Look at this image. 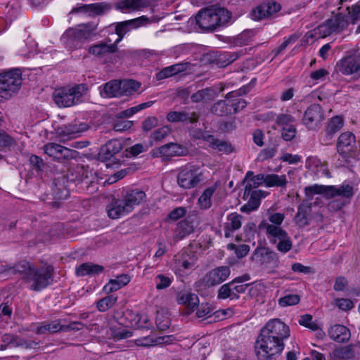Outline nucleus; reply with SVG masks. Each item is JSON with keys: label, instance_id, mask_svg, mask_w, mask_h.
<instances>
[{"label": "nucleus", "instance_id": "nucleus-1", "mask_svg": "<svg viewBox=\"0 0 360 360\" xmlns=\"http://www.w3.org/2000/svg\"><path fill=\"white\" fill-rule=\"evenodd\" d=\"M307 200H304L297 207V212L294 217L295 224L300 228L309 225L311 220V204L310 202L316 194H323L327 198H332L336 195L351 197L353 195V188L350 185L323 186L314 184L304 188Z\"/></svg>", "mask_w": 360, "mask_h": 360}, {"label": "nucleus", "instance_id": "nucleus-2", "mask_svg": "<svg viewBox=\"0 0 360 360\" xmlns=\"http://www.w3.org/2000/svg\"><path fill=\"white\" fill-rule=\"evenodd\" d=\"M285 214L281 212H269L268 220H262L258 225L260 231H264L269 243L276 246L278 251L287 253L292 248V241L288 233L281 225Z\"/></svg>", "mask_w": 360, "mask_h": 360}, {"label": "nucleus", "instance_id": "nucleus-3", "mask_svg": "<svg viewBox=\"0 0 360 360\" xmlns=\"http://www.w3.org/2000/svg\"><path fill=\"white\" fill-rule=\"evenodd\" d=\"M14 271L21 276L27 288L33 291H41L51 284L53 268L51 266H36L27 261H21L14 266Z\"/></svg>", "mask_w": 360, "mask_h": 360}, {"label": "nucleus", "instance_id": "nucleus-4", "mask_svg": "<svg viewBox=\"0 0 360 360\" xmlns=\"http://www.w3.org/2000/svg\"><path fill=\"white\" fill-rule=\"evenodd\" d=\"M230 18L231 13L226 9L210 6L200 10L195 16V20L200 28L210 30L227 23Z\"/></svg>", "mask_w": 360, "mask_h": 360}, {"label": "nucleus", "instance_id": "nucleus-5", "mask_svg": "<svg viewBox=\"0 0 360 360\" xmlns=\"http://www.w3.org/2000/svg\"><path fill=\"white\" fill-rule=\"evenodd\" d=\"M284 342L259 333L255 345V354L259 360H273L283 351Z\"/></svg>", "mask_w": 360, "mask_h": 360}, {"label": "nucleus", "instance_id": "nucleus-6", "mask_svg": "<svg viewBox=\"0 0 360 360\" xmlns=\"http://www.w3.org/2000/svg\"><path fill=\"white\" fill-rule=\"evenodd\" d=\"M87 90L84 84L60 88L55 91L53 99L59 107H70L82 102Z\"/></svg>", "mask_w": 360, "mask_h": 360}, {"label": "nucleus", "instance_id": "nucleus-7", "mask_svg": "<svg viewBox=\"0 0 360 360\" xmlns=\"http://www.w3.org/2000/svg\"><path fill=\"white\" fill-rule=\"evenodd\" d=\"M21 84V72L18 69L0 74V102L11 98Z\"/></svg>", "mask_w": 360, "mask_h": 360}, {"label": "nucleus", "instance_id": "nucleus-8", "mask_svg": "<svg viewBox=\"0 0 360 360\" xmlns=\"http://www.w3.org/2000/svg\"><path fill=\"white\" fill-rule=\"evenodd\" d=\"M202 180V171L196 165H188L181 167L177 176V184L184 189L193 188Z\"/></svg>", "mask_w": 360, "mask_h": 360}, {"label": "nucleus", "instance_id": "nucleus-9", "mask_svg": "<svg viewBox=\"0 0 360 360\" xmlns=\"http://www.w3.org/2000/svg\"><path fill=\"white\" fill-rule=\"evenodd\" d=\"M251 259L259 264L268 273L275 272L279 266L277 253L266 247L258 246L254 250Z\"/></svg>", "mask_w": 360, "mask_h": 360}, {"label": "nucleus", "instance_id": "nucleus-10", "mask_svg": "<svg viewBox=\"0 0 360 360\" xmlns=\"http://www.w3.org/2000/svg\"><path fill=\"white\" fill-rule=\"evenodd\" d=\"M96 27L94 25H82L68 31L63 39L70 48H78L91 36L95 34Z\"/></svg>", "mask_w": 360, "mask_h": 360}, {"label": "nucleus", "instance_id": "nucleus-11", "mask_svg": "<svg viewBox=\"0 0 360 360\" xmlns=\"http://www.w3.org/2000/svg\"><path fill=\"white\" fill-rule=\"evenodd\" d=\"M196 262L197 256L193 252L181 250L174 257L172 269L176 274L182 276L193 269Z\"/></svg>", "mask_w": 360, "mask_h": 360}, {"label": "nucleus", "instance_id": "nucleus-12", "mask_svg": "<svg viewBox=\"0 0 360 360\" xmlns=\"http://www.w3.org/2000/svg\"><path fill=\"white\" fill-rule=\"evenodd\" d=\"M260 333L282 342L290 335L289 327L278 319L269 320Z\"/></svg>", "mask_w": 360, "mask_h": 360}, {"label": "nucleus", "instance_id": "nucleus-13", "mask_svg": "<svg viewBox=\"0 0 360 360\" xmlns=\"http://www.w3.org/2000/svg\"><path fill=\"white\" fill-rule=\"evenodd\" d=\"M83 328L80 322H72L68 325L61 324L59 321L44 322L36 328L37 334L53 333L59 331L79 330Z\"/></svg>", "mask_w": 360, "mask_h": 360}, {"label": "nucleus", "instance_id": "nucleus-14", "mask_svg": "<svg viewBox=\"0 0 360 360\" xmlns=\"http://www.w3.org/2000/svg\"><path fill=\"white\" fill-rule=\"evenodd\" d=\"M281 6L276 1H268L260 4L254 8L251 13L254 20H259L263 18H274L281 11Z\"/></svg>", "mask_w": 360, "mask_h": 360}, {"label": "nucleus", "instance_id": "nucleus-15", "mask_svg": "<svg viewBox=\"0 0 360 360\" xmlns=\"http://www.w3.org/2000/svg\"><path fill=\"white\" fill-rule=\"evenodd\" d=\"M324 115L320 105H311L305 110L303 117V123L309 129H316L323 120Z\"/></svg>", "mask_w": 360, "mask_h": 360}, {"label": "nucleus", "instance_id": "nucleus-16", "mask_svg": "<svg viewBox=\"0 0 360 360\" xmlns=\"http://www.w3.org/2000/svg\"><path fill=\"white\" fill-rule=\"evenodd\" d=\"M355 148L356 137L354 134L349 131L342 133L337 142V149L339 154L343 158L349 157Z\"/></svg>", "mask_w": 360, "mask_h": 360}, {"label": "nucleus", "instance_id": "nucleus-17", "mask_svg": "<svg viewBox=\"0 0 360 360\" xmlns=\"http://www.w3.org/2000/svg\"><path fill=\"white\" fill-rule=\"evenodd\" d=\"M230 273L229 267L219 266L208 271L202 278V282L208 287L219 285L227 279Z\"/></svg>", "mask_w": 360, "mask_h": 360}, {"label": "nucleus", "instance_id": "nucleus-18", "mask_svg": "<svg viewBox=\"0 0 360 360\" xmlns=\"http://www.w3.org/2000/svg\"><path fill=\"white\" fill-rule=\"evenodd\" d=\"M45 153L53 159L59 161L63 159H73L77 157L76 150L63 147L55 143H49L44 146Z\"/></svg>", "mask_w": 360, "mask_h": 360}, {"label": "nucleus", "instance_id": "nucleus-19", "mask_svg": "<svg viewBox=\"0 0 360 360\" xmlns=\"http://www.w3.org/2000/svg\"><path fill=\"white\" fill-rule=\"evenodd\" d=\"M86 129L85 124L70 123L59 127L56 130V134L61 141H64L77 137Z\"/></svg>", "mask_w": 360, "mask_h": 360}, {"label": "nucleus", "instance_id": "nucleus-20", "mask_svg": "<svg viewBox=\"0 0 360 360\" xmlns=\"http://www.w3.org/2000/svg\"><path fill=\"white\" fill-rule=\"evenodd\" d=\"M337 68L343 75L354 74L360 69V58L355 56H347L337 63Z\"/></svg>", "mask_w": 360, "mask_h": 360}, {"label": "nucleus", "instance_id": "nucleus-21", "mask_svg": "<svg viewBox=\"0 0 360 360\" xmlns=\"http://www.w3.org/2000/svg\"><path fill=\"white\" fill-rule=\"evenodd\" d=\"M106 212L108 216L112 219H119L130 213L122 198L114 200L108 205Z\"/></svg>", "mask_w": 360, "mask_h": 360}, {"label": "nucleus", "instance_id": "nucleus-22", "mask_svg": "<svg viewBox=\"0 0 360 360\" xmlns=\"http://www.w3.org/2000/svg\"><path fill=\"white\" fill-rule=\"evenodd\" d=\"M176 301L179 304L184 305V314H192L199 304L198 297L192 292H181L177 295Z\"/></svg>", "mask_w": 360, "mask_h": 360}, {"label": "nucleus", "instance_id": "nucleus-23", "mask_svg": "<svg viewBox=\"0 0 360 360\" xmlns=\"http://www.w3.org/2000/svg\"><path fill=\"white\" fill-rule=\"evenodd\" d=\"M187 150L182 146L170 143L160 147L155 152L156 155L162 156L165 158L173 156H182L186 155Z\"/></svg>", "mask_w": 360, "mask_h": 360}, {"label": "nucleus", "instance_id": "nucleus-24", "mask_svg": "<svg viewBox=\"0 0 360 360\" xmlns=\"http://www.w3.org/2000/svg\"><path fill=\"white\" fill-rule=\"evenodd\" d=\"M117 49V46L115 43L108 44L101 42L90 46L88 49V53L94 57L103 58L110 53H115Z\"/></svg>", "mask_w": 360, "mask_h": 360}, {"label": "nucleus", "instance_id": "nucleus-25", "mask_svg": "<svg viewBox=\"0 0 360 360\" xmlns=\"http://www.w3.org/2000/svg\"><path fill=\"white\" fill-rule=\"evenodd\" d=\"M146 194L139 190H131L127 192L122 198L124 202L127 205L128 210L131 212L135 206L140 205L145 200Z\"/></svg>", "mask_w": 360, "mask_h": 360}, {"label": "nucleus", "instance_id": "nucleus-26", "mask_svg": "<svg viewBox=\"0 0 360 360\" xmlns=\"http://www.w3.org/2000/svg\"><path fill=\"white\" fill-rule=\"evenodd\" d=\"M305 167L317 176H330L327 165L317 157H309L306 160Z\"/></svg>", "mask_w": 360, "mask_h": 360}, {"label": "nucleus", "instance_id": "nucleus-27", "mask_svg": "<svg viewBox=\"0 0 360 360\" xmlns=\"http://www.w3.org/2000/svg\"><path fill=\"white\" fill-rule=\"evenodd\" d=\"M266 195L267 193L262 190H254L250 193L248 202L241 207L240 210L243 212L250 213L257 210L260 205L261 199L265 198Z\"/></svg>", "mask_w": 360, "mask_h": 360}, {"label": "nucleus", "instance_id": "nucleus-28", "mask_svg": "<svg viewBox=\"0 0 360 360\" xmlns=\"http://www.w3.org/2000/svg\"><path fill=\"white\" fill-rule=\"evenodd\" d=\"M152 1L153 0H124L118 3L117 8L122 13H129L148 7Z\"/></svg>", "mask_w": 360, "mask_h": 360}, {"label": "nucleus", "instance_id": "nucleus-29", "mask_svg": "<svg viewBox=\"0 0 360 360\" xmlns=\"http://www.w3.org/2000/svg\"><path fill=\"white\" fill-rule=\"evenodd\" d=\"M141 20V18H136L117 23L115 26V33L117 35V38L114 43L117 45L131 29L139 27Z\"/></svg>", "mask_w": 360, "mask_h": 360}, {"label": "nucleus", "instance_id": "nucleus-30", "mask_svg": "<svg viewBox=\"0 0 360 360\" xmlns=\"http://www.w3.org/2000/svg\"><path fill=\"white\" fill-rule=\"evenodd\" d=\"M242 225V216L236 212L229 214L226 217V222L224 225V236L229 238L232 233L239 229Z\"/></svg>", "mask_w": 360, "mask_h": 360}, {"label": "nucleus", "instance_id": "nucleus-31", "mask_svg": "<svg viewBox=\"0 0 360 360\" xmlns=\"http://www.w3.org/2000/svg\"><path fill=\"white\" fill-rule=\"evenodd\" d=\"M167 120L169 122L194 123L198 121V116L195 112L170 111L167 115Z\"/></svg>", "mask_w": 360, "mask_h": 360}, {"label": "nucleus", "instance_id": "nucleus-32", "mask_svg": "<svg viewBox=\"0 0 360 360\" xmlns=\"http://www.w3.org/2000/svg\"><path fill=\"white\" fill-rule=\"evenodd\" d=\"M99 92L103 98L120 96V80H112L99 86Z\"/></svg>", "mask_w": 360, "mask_h": 360}, {"label": "nucleus", "instance_id": "nucleus-33", "mask_svg": "<svg viewBox=\"0 0 360 360\" xmlns=\"http://www.w3.org/2000/svg\"><path fill=\"white\" fill-rule=\"evenodd\" d=\"M328 335L331 339L339 342L347 341L351 336L349 329L340 324L331 326L328 329Z\"/></svg>", "mask_w": 360, "mask_h": 360}, {"label": "nucleus", "instance_id": "nucleus-34", "mask_svg": "<svg viewBox=\"0 0 360 360\" xmlns=\"http://www.w3.org/2000/svg\"><path fill=\"white\" fill-rule=\"evenodd\" d=\"M130 277L127 274L119 275L115 278L110 279L103 286V290L107 294L111 293L127 285L130 282Z\"/></svg>", "mask_w": 360, "mask_h": 360}, {"label": "nucleus", "instance_id": "nucleus-35", "mask_svg": "<svg viewBox=\"0 0 360 360\" xmlns=\"http://www.w3.org/2000/svg\"><path fill=\"white\" fill-rule=\"evenodd\" d=\"M107 8V6L103 4L96 3L91 4H84L81 6L72 8L71 13H86L89 15L94 16L102 14Z\"/></svg>", "mask_w": 360, "mask_h": 360}, {"label": "nucleus", "instance_id": "nucleus-36", "mask_svg": "<svg viewBox=\"0 0 360 360\" xmlns=\"http://www.w3.org/2000/svg\"><path fill=\"white\" fill-rule=\"evenodd\" d=\"M219 181H216L213 185L207 187L202 193L198 198V205L201 209L207 210L212 205L211 198L219 185Z\"/></svg>", "mask_w": 360, "mask_h": 360}, {"label": "nucleus", "instance_id": "nucleus-37", "mask_svg": "<svg viewBox=\"0 0 360 360\" xmlns=\"http://www.w3.org/2000/svg\"><path fill=\"white\" fill-rule=\"evenodd\" d=\"M250 175H252V173L250 172H248L245 175L247 184L245 187L244 195L247 196H249L250 193L253 191V189L259 186L264 185V174H259L250 178Z\"/></svg>", "mask_w": 360, "mask_h": 360}, {"label": "nucleus", "instance_id": "nucleus-38", "mask_svg": "<svg viewBox=\"0 0 360 360\" xmlns=\"http://www.w3.org/2000/svg\"><path fill=\"white\" fill-rule=\"evenodd\" d=\"M103 267L92 263H84L76 269V274L78 276H95L102 273Z\"/></svg>", "mask_w": 360, "mask_h": 360}, {"label": "nucleus", "instance_id": "nucleus-39", "mask_svg": "<svg viewBox=\"0 0 360 360\" xmlns=\"http://www.w3.org/2000/svg\"><path fill=\"white\" fill-rule=\"evenodd\" d=\"M186 64L177 63L163 68L157 74L158 79H163L178 73L182 72L186 70Z\"/></svg>", "mask_w": 360, "mask_h": 360}, {"label": "nucleus", "instance_id": "nucleus-40", "mask_svg": "<svg viewBox=\"0 0 360 360\" xmlns=\"http://www.w3.org/2000/svg\"><path fill=\"white\" fill-rule=\"evenodd\" d=\"M131 319V326L138 328H148L150 326V320L146 314H127Z\"/></svg>", "mask_w": 360, "mask_h": 360}, {"label": "nucleus", "instance_id": "nucleus-41", "mask_svg": "<svg viewBox=\"0 0 360 360\" xmlns=\"http://www.w3.org/2000/svg\"><path fill=\"white\" fill-rule=\"evenodd\" d=\"M287 182V178L285 174H264V186L266 187H283L286 185Z\"/></svg>", "mask_w": 360, "mask_h": 360}, {"label": "nucleus", "instance_id": "nucleus-42", "mask_svg": "<svg viewBox=\"0 0 360 360\" xmlns=\"http://www.w3.org/2000/svg\"><path fill=\"white\" fill-rule=\"evenodd\" d=\"M343 124L344 120L341 116H335L330 120L326 129V134L328 140L332 139L333 135L342 129Z\"/></svg>", "mask_w": 360, "mask_h": 360}, {"label": "nucleus", "instance_id": "nucleus-43", "mask_svg": "<svg viewBox=\"0 0 360 360\" xmlns=\"http://www.w3.org/2000/svg\"><path fill=\"white\" fill-rule=\"evenodd\" d=\"M207 141L212 148L217 150L219 152L230 153L233 150L231 146L229 143L215 139L213 136H209Z\"/></svg>", "mask_w": 360, "mask_h": 360}, {"label": "nucleus", "instance_id": "nucleus-44", "mask_svg": "<svg viewBox=\"0 0 360 360\" xmlns=\"http://www.w3.org/2000/svg\"><path fill=\"white\" fill-rule=\"evenodd\" d=\"M141 84L133 79L120 81V96H129L138 91Z\"/></svg>", "mask_w": 360, "mask_h": 360}, {"label": "nucleus", "instance_id": "nucleus-45", "mask_svg": "<svg viewBox=\"0 0 360 360\" xmlns=\"http://www.w3.org/2000/svg\"><path fill=\"white\" fill-rule=\"evenodd\" d=\"M122 149V146L121 142L114 139L109 141L102 148V151L105 153L106 159H110L115 155L119 153Z\"/></svg>", "mask_w": 360, "mask_h": 360}, {"label": "nucleus", "instance_id": "nucleus-46", "mask_svg": "<svg viewBox=\"0 0 360 360\" xmlns=\"http://www.w3.org/2000/svg\"><path fill=\"white\" fill-rule=\"evenodd\" d=\"M354 352L351 346H342L335 348L332 352L335 360H348L353 357Z\"/></svg>", "mask_w": 360, "mask_h": 360}, {"label": "nucleus", "instance_id": "nucleus-47", "mask_svg": "<svg viewBox=\"0 0 360 360\" xmlns=\"http://www.w3.org/2000/svg\"><path fill=\"white\" fill-rule=\"evenodd\" d=\"M156 325L160 330H165L169 328L171 321L169 314L167 310L161 309L157 312Z\"/></svg>", "mask_w": 360, "mask_h": 360}, {"label": "nucleus", "instance_id": "nucleus-48", "mask_svg": "<svg viewBox=\"0 0 360 360\" xmlns=\"http://www.w3.org/2000/svg\"><path fill=\"white\" fill-rule=\"evenodd\" d=\"M117 301V297L116 295H108L96 302V307L99 311L104 312L112 308Z\"/></svg>", "mask_w": 360, "mask_h": 360}, {"label": "nucleus", "instance_id": "nucleus-49", "mask_svg": "<svg viewBox=\"0 0 360 360\" xmlns=\"http://www.w3.org/2000/svg\"><path fill=\"white\" fill-rule=\"evenodd\" d=\"M249 276H244L241 278H236L232 282L230 283L231 285V290L234 294V298L238 297V294L243 293L245 292L246 289L248 288V284H243L242 282L245 281H248Z\"/></svg>", "mask_w": 360, "mask_h": 360}, {"label": "nucleus", "instance_id": "nucleus-50", "mask_svg": "<svg viewBox=\"0 0 360 360\" xmlns=\"http://www.w3.org/2000/svg\"><path fill=\"white\" fill-rule=\"evenodd\" d=\"M193 231L192 226L187 221L178 223L174 233V238L179 240L189 235Z\"/></svg>", "mask_w": 360, "mask_h": 360}, {"label": "nucleus", "instance_id": "nucleus-51", "mask_svg": "<svg viewBox=\"0 0 360 360\" xmlns=\"http://www.w3.org/2000/svg\"><path fill=\"white\" fill-rule=\"evenodd\" d=\"M299 323L310 329L312 331H319L320 330V326L318 324L316 321L313 320V316L310 314H304L300 317L298 321Z\"/></svg>", "mask_w": 360, "mask_h": 360}, {"label": "nucleus", "instance_id": "nucleus-52", "mask_svg": "<svg viewBox=\"0 0 360 360\" xmlns=\"http://www.w3.org/2000/svg\"><path fill=\"white\" fill-rule=\"evenodd\" d=\"M20 345L21 341L16 336L5 334L2 338V344L0 345V349L5 350L8 347H16Z\"/></svg>", "mask_w": 360, "mask_h": 360}, {"label": "nucleus", "instance_id": "nucleus-53", "mask_svg": "<svg viewBox=\"0 0 360 360\" xmlns=\"http://www.w3.org/2000/svg\"><path fill=\"white\" fill-rule=\"evenodd\" d=\"M249 295L254 298H259L263 295L265 292V285L260 282H255L248 286Z\"/></svg>", "mask_w": 360, "mask_h": 360}, {"label": "nucleus", "instance_id": "nucleus-54", "mask_svg": "<svg viewBox=\"0 0 360 360\" xmlns=\"http://www.w3.org/2000/svg\"><path fill=\"white\" fill-rule=\"evenodd\" d=\"M134 343L137 347H149L157 345L155 336H154L153 335H150L137 338L134 340Z\"/></svg>", "mask_w": 360, "mask_h": 360}, {"label": "nucleus", "instance_id": "nucleus-55", "mask_svg": "<svg viewBox=\"0 0 360 360\" xmlns=\"http://www.w3.org/2000/svg\"><path fill=\"white\" fill-rule=\"evenodd\" d=\"M300 297L296 294H289L278 299V304L282 307L295 305L299 303Z\"/></svg>", "mask_w": 360, "mask_h": 360}, {"label": "nucleus", "instance_id": "nucleus-56", "mask_svg": "<svg viewBox=\"0 0 360 360\" xmlns=\"http://www.w3.org/2000/svg\"><path fill=\"white\" fill-rule=\"evenodd\" d=\"M172 281V276H169L161 274H158L155 278L156 288L158 290L165 289L171 285Z\"/></svg>", "mask_w": 360, "mask_h": 360}, {"label": "nucleus", "instance_id": "nucleus-57", "mask_svg": "<svg viewBox=\"0 0 360 360\" xmlns=\"http://www.w3.org/2000/svg\"><path fill=\"white\" fill-rule=\"evenodd\" d=\"M295 120V118L292 115L287 113H282L278 115L276 118V124L281 128H284L285 127L295 125L294 123Z\"/></svg>", "mask_w": 360, "mask_h": 360}, {"label": "nucleus", "instance_id": "nucleus-58", "mask_svg": "<svg viewBox=\"0 0 360 360\" xmlns=\"http://www.w3.org/2000/svg\"><path fill=\"white\" fill-rule=\"evenodd\" d=\"M170 133V129L164 126L155 130L150 134V139L153 141L159 142L162 141Z\"/></svg>", "mask_w": 360, "mask_h": 360}, {"label": "nucleus", "instance_id": "nucleus-59", "mask_svg": "<svg viewBox=\"0 0 360 360\" xmlns=\"http://www.w3.org/2000/svg\"><path fill=\"white\" fill-rule=\"evenodd\" d=\"M195 310V315L199 319H206L209 317L212 312L210 305L207 303L198 304V305L196 306Z\"/></svg>", "mask_w": 360, "mask_h": 360}, {"label": "nucleus", "instance_id": "nucleus-60", "mask_svg": "<svg viewBox=\"0 0 360 360\" xmlns=\"http://www.w3.org/2000/svg\"><path fill=\"white\" fill-rule=\"evenodd\" d=\"M333 304L342 311H349L354 308L353 302L347 298H336L334 300Z\"/></svg>", "mask_w": 360, "mask_h": 360}, {"label": "nucleus", "instance_id": "nucleus-61", "mask_svg": "<svg viewBox=\"0 0 360 360\" xmlns=\"http://www.w3.org/2000/svg\"><path fill=\"white\" fill-rule=\"evenodd\" d=\"M227 248L229 250H234L235 253L238 258L244 257L250 251L249 245L245 244L236 245L234 244L231 243L227 245Z\"/></svg>", "mask_w": 360, "mask_h": 360}, {"label": "nucleus", "instance_id": "nucleus-62", "mask_svg": "<svg viewBox=\"0 0 360 360\" xmlns=\"http://www.w3.org/2000/svg\"><path fill=\"white\" fill-rule=\"evenodd\" d=\"M341 197L340 199L331 200L328 205V208L330 211H338L344 207L348 202L346 199H349L351 197H345L343 195H339Z\"/></svg>", "mask_w": 360, "mask_h": 360}, {"label": "nucleus", "instance_id": "nucleus-63", "mask_svg": "<svg viewBox=\"0 0 360 360\" xmlns=\"http://www.w3.org/2000/svg\"><path fill=\"white\" fill-rule=\"evenodd\" d=\"M211 110L212 113L222 116L229 112L228 105L225 101H219L214 104Z\"/></svg>", "mask_w": 360, "mask_h": 360}, {"label": "nucleus", "instance_id": "nucleus-64", "mask_svg": "<svg viewBox=\"0 0 360 360\" xmlns=\"http://www.w3.org/2000/svg\"><path fill=\"white\" fill-rule=\"evenodd\" d=\"M218 297L220 299L234 298V294L231 290L230 283L221 285L218 291Z\"/></svg>", "mask_w": 360, "mask_h": 360}]
</instances>
